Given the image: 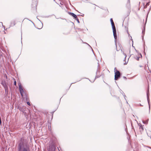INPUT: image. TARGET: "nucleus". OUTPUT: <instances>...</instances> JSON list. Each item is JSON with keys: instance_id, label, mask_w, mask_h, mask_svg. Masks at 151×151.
Returning <instances> with one entry per match:
<instances>
[{"instance_id": "nucleus-1", "label": "nucleus", "mask_w": 151, "mask_h": 151, "mask_svg": "<svg viewBox=\"0 0 151 151\" xmlns=\"http://www.w3.org/2000/svg\"><path fill=\"white\" fill-rule=\"evenodd\" d=\"M114 72H115L114 79L115 80H117L121 76L120 73L119 71L117 70L116 67L114 69Z\"/></svg>"}, {"instance_id": "nucleus-2", "label": "nucleus", "mask_w": 151, "mask_h": 151, "mask_svg": "<svg viewBox=\"0 0 151 151\" xmlns=\"http://www.w3.org/2000/svg\"><path fill=\"white\" fill-rule=\"evenodd\" d=\"M56 147L54 145L52 144L49 145L47 149V151H55Z\"/></svg>"}, {"instance_id": "nucleus-3", "label": "nucleus", "mask_w": 151, "mask_h": 151, "mask_svg": "<svg viewBox=\"0 0 151 151\" xmlns=\"http://www.w3.org/2000/svg\"><path fill=\"white\" fill-rule=\"evenodd\" d=\"M37 2L36 1H33L31 5L32 7L35 11L37 10Z\"/></svg>"}, {"instance_id": "nucleus-4", "label": "nucleus", "mask_w": 151, "mask_h": 151, "mask_svg": "<svg viewBox=\"0 0 151 151\" xmlns=\"http://www.w3.org/2000/svg\"><path fill=\"white\" fill-rule=\"evenodd\" d=\"M113 35L115 39V42L116 43V39H117V35L116 34V29H113Z\"/></svg>"}, {"instance_id": "nucleus-5", "label": "nucleus", "mask_w": 151, "mask_h": 151, "mask_svg": "<svg viewBox=\"0 0 151 151\" xmlns=\"http://www.w3.org/2000/svg\"><path fill=\"white\" fill-rule=\"evenodd\" d=\"M149 90H148L147 91V101H148V102L149 106V112H150V103H149L150 100H149Z\"/></svg>"}, {"instance_id": "nucleus-6", "label": "nucleus", "mask_w": 151, "mask_h": 151, "mask_svg": "<svg viewBox=\"0 0 151 151\" xmlns=\"http://www.w3.org/2000/svg\"><path fill=\"white\" fill-rule=\"evenodd\" d=\"M19 89L20 92L22 96H23V93H24V91L22 88V87L21 85V84H19Z\"/></svg>"}, {"instance_id": "nucleus-7", "label": "nucleus", "mask_w": 151, "mask_h": 151, "mask_svg": "<svg viewBox=\"0 0 151 151\" xmlns=\"http://www.w3.org/2000/svg\"><path fill=\"white\" fill-rule=\"evenodd\" d=\"M123 55L125 56V58H124V61H125V62L124 63V65H126L127 63H128V60H129V59L130 57V56L128 58V59H127V61H126V58L127 57V55H126V54L124 53V52H123Z\"/></svg>"}, {"instance_id": "nucleus-8", "label": "nucleus", "mask_w": 151, "mask_h": 151, "mask_svg": "<svg viewBox=\"0 0 151 151\" xmlns=\"http://www.w3.org/2000/svg\"><path fill=\"white\" fill-rule=\"evenodd\" d=\"M110 22H111V26L112 27V29H116V28L114 25V23L113 22V20L111 18L110 19Z\"/></svg>"}, {"instance_id": "nucleus-9", "label": "nucleus", "mask_w": 151, "mask_h": 151, "mask_svg": "<svg viewBox=\"0 0 151 151\" xmlns=\"http://www.w3.org/2000/svg\"><path fill=\"white\" fill-rule=\"evenodd\" d=\"M101 75L100 74V72L98 69H97L96 72V76L95 78H99Z\"/></svg>"}, {"instance_id": "nucleus-10", "label": "nucleus", "mask_w": 151, "mask_h": 151, "mask_svg": "<svg viewBox=\"0 0 151 151\" xmlns=\"http://www.w3.org/2000/svg\"><path fill=\"white\" fill-rule=\"evenodd\" d=\"M68 14L72 16L74 18H77L76 15L73 13L68 12Z\"/></svg>"}, {"instance_id": "nucleus-11", "label": "nucleus", "mask_w": 151, "mask_h": 151, "mask_svg": "<svg viewBox=\"0 0 151 151\" xmlns=\"http://www.w3.org/2000/svg\"><path fill=\"white\" fill-rule=\"evenodd\" d=\"M23 112L24 113V114L25 116L26 117V118L27 119L28 118V113H27L25 111H24V109L23 110Z\"/></svg>"}, {"instance_id": "nucleus-12", "label": "nucleus", "mask_w": 151, "mask_h": 151, "mask_svg": "<svg viewBox=\"0 0 151 151\" xmlns=\"http://www.w3.org/2000/svg\"><path fill=\"white\" fill-rule=\"evenodd\" d=\"M1 84L3 86L4 88H5V87H8L7 85H6V82L5 81L2 82L1 83Z\"/></svg>"}, {"instance_id": "nucleus-13", "label": "nucleus", "mask_w": 151, "mask_h": 151, "mask_svg": "<svg viewBox=\"0 0 151 151\" xmlns=\"http://www.w3.org/2000/svg\"><path fill=\"white\" fill-rule=\"evenodd\" d=\"M148 119H147L145 121H142V122H143V123H144V124H147L148 123Z\"/></svg>"}, {"instance_id": "nucleus-14", "label": "nucleus", "mask_w": 151, "mask_h": 151, "mask_svg": "<svg viewBox=\"0 0 151 151\" xmlns=\"http://www.w3.org/2000/svg\"><path fill=\"white\" fill-rule=\"evenodd\" d=\"M139 55H140V56H139V57H137L136 59V60H139V58L141 57H142V55L141 54H139Z\"/></svg>"}, {"instance_id": "nucleus-15", "label": "nucleus", "mask_w": 151, "mask_h": 151, "mask_svg": "<svg viewBox=\"0 0 151 151\" xmlns=\"http://www.w3.org/2000/svg\"><path fill=\"white\" fill-rule=\"evenodd\" d=\"M4 88V89L5 90V93H6L7 94L8 92V87H5Z\"/></svg>"}, {"instance_id": "nucleus-16", "label": "nucleus", "mask_w": 151, "mask_h": 151, "mask_svg": "<svg viewBox=\"0 0 151 151\" xmlns=\"http://www.w3.org/2000/svg\"><path fill=\"white\" fill-rule=\"evenodd\" d=\"M40 28H38L39 29H41L42 27L43 26L42 23L41 22V21L40 20Z\"/></svg>"}, {"instance_id": "nucleus-17", "label": "nucleus", "mask_w": 151, "mask_h": 151, "mask_svg": "<svg viewBox=\"0 0 151 151\" xmlns=\"http://www.w3.org/2000/svg\"><path fill=\"white\" fill-rule=\"evenodd\" d=\"M139 126H140V128L142 130L143 129V127L142 125L141 124H139Z\"/></svg>"}, {"instance_id": "nucleus-18", "label": "nucleus", "mask_w": 151, "mask_h": 151, "mask_svg": "<svg viewBox=\"0 0 151 151\" xmlns=\"http://www.w3.org/2000/svg\"><path fill=\"white\" fill-rule=\"evenodd\" d=\"M15 22L13 21V23L12 24V23L11 24V25L12 26H14V25H15Z\"/></svg>"}, {"instance_id": "nucleus-19", "label": "nucleus", "mask_w": 151, "mask_h": 151, "mask_svg": "<svg viewBox=\"0 0 151 151\" xmlns=\"http://www.w3.org/2000/svg\"><path fill=\"white\" fill-rule=\"evenodd\" d=\"M48 129L49 131L51 130V127L50 126L48 125Z\"/></svg>"}, {"instance_id": "nucleus-20", "label": "nucleus", "mask_w": 151, "mask_h": 151, "mask_svg": "<svg viewBox=\"0 0 151 151\" xmlns=\"http://www.w3.org/2000/svg\"><path fill=\"white\" fill-rule=\"evenodd\" d=\"M75 18L76 19V20L77 22L79 23H80V22H79V19L77 17L76 18Z\"/></svg>"}, {"instance_id": "nucleus-21", "label": "nucleus", "mask_w": 151, "mask_h": 151, "mask_svg": "<svg viewBox=\"0 0 151 151\" xmlns=\"http://www.w3.org/2000/svg\"><path fill=\"white\" fill-rule=\"evenodd\" d=\"M122 95H123L124 96V99L125 100L126 99H125V97H126V96L124 94V93L123 92H122Z\"/></svg>"}, {"instance_id": "nucleus-22", "label": "nucleus", "mask_w": 151, "mask_h": 151, "mask_svg": "<svg viewBox=\"0 0 151 151\" xmlns=\"http://www.w3.org/2000/svg\"><path fill=\"white\" fill-rule=\"evenodd\" d=\"M14 84L15 86H16V82L15 81V80L14 79Z\"/></svg>"}, {"instance_id": "nucleus-23", "label": "nucleus", "mask_w": 151, "mask_h": 151, "mask_svg": "<svg viewBox=\"0 0 151 151\" xmlns=\"http://www.w3.org/2000/svg\"><path fill=\"white\" fill-rule=\"evenodd\" d=\"M21 148V145H20V144H19V150H20Z\"/></svg>"}, {"instance_id": "nucleus-24", "label": "nucleus", "mask_w": 151, "mask_h": 151, "mask_svg": "<svg viewBox=\"0 0 151 151\" xmlns=\"http://www.w3.org/2000/svg\"><path fill=\"white\" fill-rule=\"evenodd\" d=\"M23 151H27V150L26 148H24L23 149Z\"/></svg>"}, {"instance_id": "nucleus-25", "label": "nucleus", "mask_w": 151, "mask_h": 151, "mask_svg": "<svg viewBox=\"0 0 151 151\" xmlns=\"http://www.w3.org/2000/svg\"><path fill=\"white\" fill-rule=\"evenodd\" d=\"M150 4V2H148V3H147L146 4V5L147 6H149Z\"/></svg>"}, {"instance_id": "nucleus-26", "label": "nucleus", "mask_w": 151, "mask_h": 151, "mask_svg": "<svg viewBox=\"0 0 151 151\" xmlns=\"http://www.w3.org/2000/svg\"><path fill=\"white\" fill-rule=\"evenodd\" d=\"M1 118H0V125H1Z\"/></svg>"}, {"instance_id": "nucleus-27", "label": "nucleus", "mask_w": 151, "mask_h": 151, "mask_svg": "<svg viewBox=\"0 0 151 151\" xmlns=\"http://www.w3.org/2000/svg\"><path fill=\"white\" fill-rule=\"evenodd\" d=\"M127 3L129 4L130 3V0H128V2H127Z\"/></svg>"}, {"instance_id": "nucleus-28", "label": "nucleus", "mask_w": 151, "mask_h": 151, "mask_svg": "<svg viewBox=\"0 0 151 151\" xmlns=\"http://www.w3.org/2000/svg\"><path fill=\"white\" fill-rule=\"evenodd\" d=\"M138 106H142V105L140 104H139Z\"/></svg>"}, {"instance_id": "nucleus-29", "label": "nucleus", "mask_w": 151, "mask_h": 151, "mask_svg": "<svg viewBox=\"0 0 151 151\" xmlns=\"http://www.w3.org/2000/svg\"><path fill=\"white\" fill-rule=\"evenodd\" d=\"M147 6L146 5L144 6V8H146Z\"/></svg>"}, {"instance_id": "nucleus-30", "label": "nucleus", "mask_w": 151, "mask_h": 151, "mask_svg": "<svg viewBox=\"0 0 151 151\" xmlns=\"http://www.w3.org/2000/svg\"><path fill=\"white\" fill-rule=\"evenodd\" d=\"M27 103L28 105V101H27Z\"/></svg>"}, {"instance_id": "nucleus-31", "label": "nucleus", "mask_w": 151, "mask_h": 151, "mask_svg": "<svg viewBox=\"0 0 151 151\" xmlns=\"http://www.w3.org/2000/svg\"><path fill=\"white\" fill-rule=\"evenodd\" d=\"M123 78H124L125 79H126V78L125 76L123 77Z\"/></svg>"}, {"instance_id": "nucleus-32", "label": "nucleus", "mask_w": 151, "mask_h": 151, "mask_svg": "<svg viewBox=\"0 0 151 151\" xmlns=\"http://www.w3.org/2000/svg\"><path fill=\"white\" fill-rule=\"evenodd\" d=\"M144 32H145V31L143 30L142 31V33H143Z\"/></svg>"}, {"instance_id": "nucleus-33", "label": "nucleus", "mask_w": 151, "mask_h": 151, "mask_svg": "<svg viewBox=\"0 0 151 151\" xmlns=\"http://www.w3.org/2000/svg\"><path fill=\"white\" fill-rule=\"evenodd\" d=\"M86 43V44H87L88 45H89V46H90H90L89 44H88V43Z\"/></svg>"}, {"instance_id": "nucleus-34", "label": "nucleus", "mask_w": 151, "mask_h": 151, "mask_svg": "<svg viewBox=\"0 0 151 151\" xmlns=\"http://www.w3.org/2000/svg\"><path fill=\"white\" fill-rule=\"evenodd\" d=\"M30 106V104L29 103V106Z\"/></svg>"}, {"instance_id": "nucleus-35", "label": "nucleus", "mask_w": 151, "mask_h": 151, "mask_svg": "<svg viewBox=\"0 0 151 151\" xmlns=\"http://www.w3.org/2000/svg\"><path fill=\"white\" fill-rule=\"evenodd\" d=\"M130 37H131V38L132 39V37L131 36H130ZM131 40H132V42H133V41L132 40V39H131Z\"/></svg>"}, {"instance_id": "nucleus-36", "label": "nucleus", "mask_w": 151, "mask_h": 151, "mask_svg": "<svg viewBox=\"0 0 151 151\" xmlns=\"http://www.w3.org/2000/svg\"><path fill=\"white\" fill-rule=\"evenodd\" d=\"M2 26L4 27V28H5V26H4L3 25H2Z\"/></svg>"}, {"instance_id": "nucleus-37", "label": "nucleus", "mask_w": 151, "mask_h": 151, "mask_svg": "<svg viewBox=\"0 0 151 151\" xmlns=\"http://www.w3.org/2000/svg\"><path fill=\"white\" fill-rule=\"evenodd\" d=\"M29 21L31 22H32L31 21L29 20Z\"/></svg>"}, {"instance_id": "nucleus-38", "label": "nucleus", "mask_w": 151, "mask_h": 151, "mask_svg": "<svg viewBox=\"0 0 151 151\" xmlns=\"http://www.w3.org/2000/svg\"><path fill=\"white\" fill-rule=\"evenodd\" d=\"M30 112L29 111V113Z\"/></svg>"}, {"instance_id": "nucleus-39", "label": "nucleus", "mask_w": 151, "mask_h": 151, "mask_svg": "<svg viewBox=\"0 0 151 151\" xmlns=\"http://www.w3.org/2000/svg\"><path fill=\"white\" fill-rule=\"evenodd\" d=\"M55 0H54V1H55Z\"/></svg>"}]
</instances>
